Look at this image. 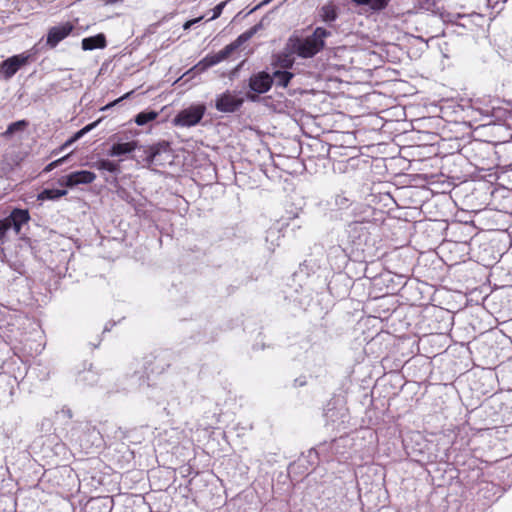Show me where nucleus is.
Instances as JSON below:
<instances>
[{
    "mask_svg": "<svg viewBox=\"0 0 512 512\" xmlns=\"http://www.w3.org/2000/svg\"><path fill=\"white\" fill-rule=\"evenodd\" d=\"M96 179L95 173L88 170L72 172L62 178L61 184L74 187L79 184H90Z\"/></svg>",
    "mask_w": 512,
    "mask_h": 512,
    "instance_id": "nucleus-8",
    "label": "nucleus"
},
{
    "mask_svg": "<svg viewBox=\"0 0 512 512\" xmlns=\"http://www.w3.org/2000/svg\"><path fill=\"white\" fill-rule=\"evenodd\" d=\"M272 84V76L265 71L256 73L249 78V88L257 94L266 93L270 90Z\"/></svg>",
    "mask_w": 512,
    "mask_h": 512,
    "instance_id": "nucleus-6",
    "label": "nucleus"
},
{
    "mask_svg": "<svg viewBox=\"0 0 512 512\" xmlns=\"http://www.w3.org/2000/svg\"><path fill=\"white\" fill-rule=\"evenodd\" d=\"M104 2L107 5H112V4L123 2V0H104Z\"/></svg>",
    "mask_w": 512,
    "mask_h": 512,
    "instance_id": "nucleus-28",
    "label": "nucleus"
},
{
    "mask_svg": "<svg viewBox=\"0 0 512 512\" xmlns=\"http://www.w3.org/2000/svg\"><path fill=\"white\" fill-rule=\"evenodd\" d=\"M128 95H129V93H128V94H126V95L124 96V98H125V97H127ZM122 99H123V97H122V98H119L118 100L114 101V102H113V103H111V104L106 105V106L103 108V110H105V109L109 108L110 106H113L114 104H116L117 102L121 101Z\"/></svg>",
    "mask_w": 512,
    "mask_h": 512,
    "instance_id": "nucleus-29",
    "label": "nucleus"
},
{
    "mask_svg": "<svg viewBox=\"0 0 512 512\" xmlns=\"http://www.w3.org/2000/svg\"><path fill=\"white\" fill-rule=\"evenodd\" d=\"M230 48H227L226 46L220 50L218 53L213 55H207L205 58H203L198 64H196L191 71H196L198 73L204 72L209 67H212L226 58H228L231 53L229 52Z\"/></svg>",
    "mask_w": 512,
    "mask_h": 512,
    "instance_id": "nucleus-9",
    "label": "nucleus"
},
{
    "mask_svg": "<svg viewBox=\"0 0 512 512\" xmlns=\"http://www.w3.org/2000/svg\"><path fill=\"white\" fill-rule=\"evenodd\" d=\"M243 104V99L237 97L229 91L217 96L215 108L223 113H232L238 110Z\"/></svg>",
    "mask_w": 512,
    "mask_h": 512,
    "instance_id": "nucleus-4",
    "label": "nucleus"
},
{
    "mask_svg": "<svg viewBox=\"0 0 512 512\" xmlns=\"http://www.w3.org/2000/svg\"><path fill=\"white\" fill-rule=\"evenodd\" d=\"M320 16L325 22H332L337 18L336 9L333 5H324L320 10Z\"/></svg>",
    "mask_w": 512,
    "mask_h": 512,
    "instance_id": "nucleus-22",
    "label": "nucleus"
},
{
    "mask_svg": "<svg viewBox=\"0 0 512 512\" xmlns=\"http://www.w3.org/2000/svg\"><path fill=\"white\" fill-rule=\"evenodd\" d=\"M158 113L155 111H143L135 117V122L139 126H143L156 119Z\"/></svg>",
    "mask_w": 512,
    "mask_h": 512,
    "instance_id": "nucleus-21",
    "label": "nucleus"
},
{
    "mask_svg": "<svg viewBox=\"0 0 512 512\" xmlns=\"http://www.w3.org/2000/svg\"><path fill=\"white\" fill-rule=\"evenodd\" d=\"M226 5V2H221L219 3L214 9H213V15L210 17V20H214L216 18H218L222 11H223V8L225 7Z\"/></svg>",
    "mask_w": 512,
    "mask_h": 512,
    "instance_id": "nucleus-25",
    "label": "nucleus"
},
{
    "mask_svg": "<svg viewBox=\"0 0 512 512\" xmlns=\"http://www.w3.org/2000/svg\"><path fill=\"white\" fill-rule=\"evenodd\" d=\"M357 5L368 6L372 11H382L387 8L391 0H351Z\"/></svg>",
    "mask_w": 512,
    "mask_h": 512,
    "instance_id": "nucleus-14",
    "label": "nucleus"
},
{
    "mask_svg": "<svg viewBox=\"0 0 512 512\" xmlns=\"http://www.w3.org/2000/svg\"><path fill=\"white\" fill-rule=\"evenodd\" d=\"M201 20H202V17H198V18H195V19H192V20H189V21L185 22L184 25H183L184 30L189 29L192 25L198 23Z\"/></svg>",
    "mask_w": 512,
    "mask_h": 512,
    "instance_id": "nucleus-27",
    "label": "nucleus"
},
{
    "mask_svg": "<svg viewBox=\"0 0 512 512\" xmlns=\"http://www.w3.org/2000/svg\"><path fill=\"white\" fill-rule=\"evenodd\" d=\"M348 203H349V200L345 196L340 195V194L335 196V205L338 206L339 208L347 207Z\"/></svg>",
    "mask_w": 512,
    "mask_h": 512,
    "instance_id": "nucleus-24",
    "label": "nucleus"
},
{
    "mask_svg": "<svg viewBox=\"0 0 512 512\" xmlns=\"http://www.w3.org/2000/svg\"><path fill=\"white\" fill-rule=\"evenodd\" d=\"M67 157L68 156H65V157H62V158H60L58 160H55V161L51 162L50 164H48L46 166L44 171L49 172V171L53 170L54 168L58 167L60 164H62L67 159Z\"/></svg>",
    "mask_w": 512,
    "mask_h": 512,
    "instance_id": "nucleus-26",
    "label": "nucleus"
},
{
    "mask_svg": "<svg viewBox=\"0 0 512 512\" xmlns=\"http://www.w3.org/2000/svg\"><path fill=\"white\" fill-rule=\"evenodd\" d=\"M29 54L14 55L1 63V69L6 79H10L16 72L28 63Z\"/></svg>",
    "mask_w": 512,
    "mask_h": 512,
    "instance_id": "nucleus-5",
    "label": "nucleus"
},
{
    "mask_svg": "<svg viewBox=\"0 0 512 512\" xmlns=\"http://www.w3.org/2000/svg\"><path fill=\"white\" fill-rule=\"evenodd\" d=\"M74 29V26L70 22L54 26L49 29L47 34V45L51 48L57 46L59 42L65 39Z\"/></svg>",
    "mask_w": 512,
    "mask_h": 512,
    "instance_id": "nucleus-7",
    "label": "nucleus"
},
{
    "mask_svg": "<svg viewBox=\"0 0 512 512\" xmlns=\"http://www.w3.org/2000/svg\"><path fill=\"white\" fill-rule=\"evenodd\" d=\"M95 167L98 170L108 171L111 173H118L120 171L118 163L106 159L96 162Z\"/></svg>",
    "mask_w": 512,
    "mask_h": 512,
    "instance_id": "nucleus-20",
    "label": "nucleus"
},
{
    "mask_svg": "<svg viewBox=\"0 0 512 512\" xmlns=\"http://www.w3.org/2000/svg\"><path fill=\"white\" fill-rule=\"evenodd\" d=\"M77 381L86 385H95L98 382V374L91 368L81 372L78 375Z\"/></svg>",
    "mask_w": 512,
    "mask_h": 512,
    "instance_id": "nucleus-17",
    "label": "nucleus"
},
{
    "mask_svg": "<svg viewBox=\"0 0 512 512\" xmlns=\"http://www.w3.org/2000/svg\"><path fill=\"white\" fill-rule=\"evenodd\" d=\"M81 44L82 49L85 51H91L97 48L103 49L106 47V38L104 34L100 33L84 38Z\"/></svg>",
    "mask_w": 512,
    "mask_h": 512,
    "instance_id": "nucleus-10",
    "label": "nucleus"
},
{
    "mask_svg": "<svg viewBox=\"0 0 512 512\" xmlns=\"http://www.w3.org/2000/svg\"><path fill=\"white\" fill-rule=\"evenodd\" d=\"M257 30L258 26L256 25L247 30L246 32L242 33L240 36H238V38L234 42L226 46L227 48H230L229 52L232 54L243 43L248 41L257 32Z\"/></svg>",
    "mask_w": 512,
    "mask_h": 512,
    "instance_id": "nucleus-13",
    "label": "nucleus"
},
{
    "mask_svg": "<svg viewBox=\"0 0 512 512\" xmlns=\"http://www.w3.org/2000/svg\"><path fill=\"white\" fill-rule=\"evenodd\" d=\"M26 125L27 122L25 120L13 122L8 126L5 134L11 135L16 131L23 130L26 127Z\"/></svg>",
    "mask_w": 512,
    "mask_h": 512,
    "instance_id": "nucleus-23",
    "label": "nucleus"
},
{
    "mask_svg": "<svg viewBox=\"0 0 512 512\" xmlns=\"http://www.w3.org/2000/svg\"><path fill=\"white\" fill-rule=\"evenodd\" d=\"M206 107L202 104L192 105L181 110L173 119V123L180 127H192L197 125L203 118Z\"/></svg>",
    "mask_w": 512,
    "mask_h": 512,
    "instance_id": "nucleus-3",
    "label": "nucleus"
},
{
    "mask_svg": "<svg viewBox=\"0 0 512 512\" xmlns=\"http://www.w3.org/2000/svg\"><path fill=\"white\" fill-rule=\"evenodd\" d=\"M330 35L331 32L322 27H317L311 35L304 38L292 35L286 43L285 50L301 58H312L324 48L325 39Z\"/></svg>",
    "mask_w": 512,
    "mask_h": 512,
    "instance_id": "nucleus-1",
    "label": "nucleus"
},
{
    "mask_svg": "<svg viewBox=\"0 0 512 512\" xmlns=\"http://www.w3.org/2000/svg\"><path fill=\"white\" fill-rule=\"evenodd\" d=\"M168 149V144L163 142V143H158V144H155L153 146H151L148 150V154H147V161L148 163H154L156 161V157L162 152V151H166Z\"/></svg>",
    "mask_w": 512,
    "mask_h": 512,
    "instance_id": "nucleus-19",
    "label": "nucleus"
},
{
    "mask_svg": "<svg viewBox=\"0 0 512 512\" xmlns=\"http://www.w3.org/2000/svg\"><path fill=\"white\" fill-rule=\"evenodd\" d=\"M30 220L28 210L15 208L12 210L10 215L0 220V240H3L8 230L13 228L16 234H19L21 227L27 224Z\"/></svg>",
    "mask_w": 512,
    "mask_h": 512,
    "instance_id": "nucleus-2",
    "label": "nucleus"
},
{
    "mask_svg": "<svg viewBox=\"0 0 512 512\" xmlns=\"http://www.w3.org/2000/svg\"><path fill=\"white\" fill-rule=\"evenodd\" d=\"M292 54L293 53H290L288 50H286V52L279 53L276 56L275 65L284 70L292 68L294 65V59L291 57Z\"/></svg>",
    "mask_w": 512,
    "mask_h": 512,
    "instance_id": "nucleus-15",
    "label": "nucleus"
},
{
    "mask_svg": "<svg viewBox=\"0 0 512 512\" xmlns=\"http://www.w3.org/2000/svg\"><path fill=\"white\" fill-rule=\"evenodd\" d=\"M137 148V142L136 141H130V142H124V143H114L109 152L108 155L111 157H117L129 154L133 152Z\"/></svg>",
    "mask_w": 512,
    "mask_h": 512,
    "instance_id": "nucleus-11",
    "label": "nucleus"
},
{
    "mask_svg": "<svg viewBox=\"0 0 512 512\" xmlns=\"http://www.w3.org/2000/svg\"><path fill=\"white\" fill-rule=\"evenodd\" d=\"M294 77V74L292 72H289L287 70H276L273 72L272 78L273 83L276 84L278 87H287L291 79Z\"/></svg>",
    "mask_w": 512,
    "mask_h": 512,
    "instance_id": "nucleus-12",
    "label": "nucleus"
},
{
    "mask_svg": "<svg viewBox=\"0 0 512 512\" xmlns=\"http://www.w3.org/2000/svg\"><path fill=\"white\" fill-rule=\"evenodd\" d=\"M67 194V191L64 189H45L43 190L38 198L40 200H56Z\"/></svg>",
    "mask_w": 512,
    "mask_h": 512,
    "instance_id": "nucleus-18",
    "label": "nucleus"
},
{
    "mask_svg": "<svg viewBox=\"0 0 512 512\" xmlns=\"http://www.w3.org/2000/svg\"><path fill=\"white\" fill-rule=\"evenodd\" d=\"M99 123V120L98 121H95L93 123H90L88 125H86L85 127H83L82 129H80L79 131H77L70 139H68L62 146V149L70 146L72 143H74L75 141L79 140L80 138H82L86 133L90 132L92 129H94Z\"/></svg>",
    "mask_w": 512,
    "mask_h": 512,
    "instance_id": "nucleus-16",
    "label": "nucleus"
}]
</instances>
